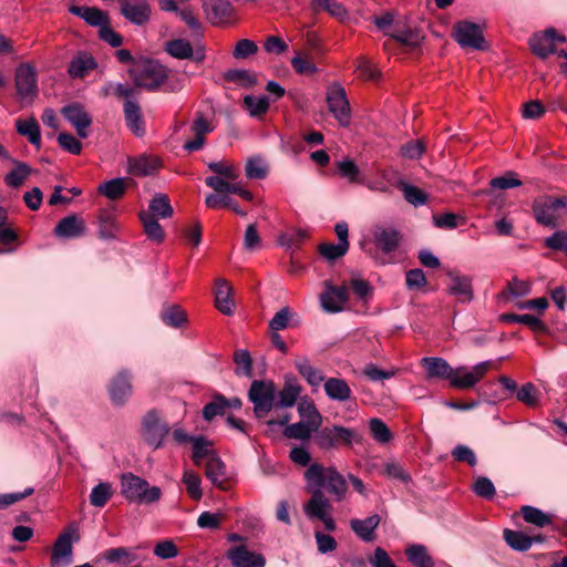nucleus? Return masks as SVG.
Segmentation results:
<instances>
[{
    "label": "nucleus",
    "instance_id": "obj_46",
    "mask_svg": "<svg viewBox=\"0 0 567 567\" xmlns=\"http://www.w3.org/2000/svg\"><path fill=\"white\" fill-rule=\"evenodd\" d=\"M205 204L207 207L213 209L226 207L230 208L234 213H236L239 216H246V212L240 209L239 206L235 203V200L228 195L209 194L205 199Z\"/></svg>",
    "mask_w": 567,
    "mask_h": 567
},
{
    "label": "nucleus",
    "instance_id": "obj_19",
    "mask_svg": "<svg viewBox=\"0 0 567 567\" xmlns=\"http://www.w3.org/2000/svg\"><path fill=\"white\" fill-rule=\"evenodd\" d=\"M86 224L84 219L71 214L62 218L54 228V235L62 239L80 238L86 234Z\"/></svg>",
    "mask_w": 567,
    "mask_h": 567
},
{
    "label": "nucleus",
    "instance_id": "obj_18",
    "mask_svg": "<svg viewBox=\"0 0 567 567\" xmlns=\"http://www.w3.org/2000/svg\"><path fill=\"white\" fill-rule=\"evenodd\" d=\"M308 492L311 493L310 499L305 504L303 512L308 518L320 519L327 514L331 513L332 505L329 498L323 494L320 488H315L307 485Z\"/></svg>",
    "mask_w": 567,
    "mask_h": 567
},
{
    "label": "nucleus",
    "instance_id": "obj_38",
    "mask_svg": "<svg viewBox=\"0 0 567 567\" xmlns=\"http://www.w3.org/2000/svg\"><path fill=\"white\" fill-rule=\"evenodd\" d=\"M319 427L320 425H310V421H299L297 423L287 425L284 434L288 439L306 441L311 437L312 433L317 434Z\"/></svg>",
    "mask_w": 567,
    "mask_h": 567
},
{
    "label": "nucleus",
    "instance_id": "obj_7",
    "mask_svg": "<svg viewBox=\"0 0 567 567\" xmlns=\"http://www.w3.org/2000/svg\"><path fill=\"white\" fill-rule=\"evenodd\" d=\"M168 433V424L161 419L156 411H148L143 416L141 434L143 440L154 450L164 445L165 437Z\"/></svg>",
    "mask_w": 567,
    "mask_h": 567
},
{
    "label": "nucleus",
    "instance_id": "obj_10",
    "mask_svg": "<svg viewBox=\"0 0 567 567\" xmlns=\"http://www.w3.org/2000/svg\"><path fill=\"white\" fill-rule=\"evenodd\" d=\"M355 432L344 426L320 427L315 434V442L321 450L337 449L341 445H351Z\"/></svg>",
    "mask_w": 567,
    "mask_h": 567
},
{
    "label": "nucleus",
    "instance_id": "obj_33",
    "mask_svg": "<svg viewBox=\"0 0 567 567\" xmlns=\"http://www.w3.org/2000/svg\"><path fill=\"white\" fill-rule=\"evenodd\" d=\"M504 539L511 548L517 551H526L532 547L533 543L543 542L540 536L529 537L523 532L512 529L504 530Z\"/></svg>",
    "mask_w": 567,
    "mask_h": 567
},
{
    "label": "nucleus",
    "instance_id": "obj_62",
    "mask_svg": "<svg viewBox=\"0 0 567 567\" xmlns=\"http://www.w3.org/2000/svg\"><path fill=\"white\" fill-rule=\"evenodd\" d=\"M162 320L171 327L178 328L186 322V313L179 307L173 306L165 309L162 315Z\"/></svg>",
    "mask_w": 567,
    "mask_h": 567
},
{
    "label": "nucleus",
    "instance_id": "obj_50",
    "mask_svg": "<svg viewBox=\"0 0 567 567\" xmlns=\"http://www.w3.org/2000/svg\"><path fill=\"white\" fill-rule=\"evenodd\" d=\"M504 320L509 322L522 323L530 328L534 332H544L546 331V326L544 322L533 315H516L509 313L505 315Z\"/></svg>",
    "mask_w": 567,
    "mask_h": 567
},
{
    "label": "nucleus",
    "instance_id": "obj_9",
    "mask_svg": "<svg viewBox=\"0 0 567 567\" xmlns=\"http://www.w3.org/2000/svg\"><path fill=\"white\" fill-rule=\"evenodd\" d=\"M326 101L329 111L341 126H348L351 118L350 103L346 90L338 83L328 86Z\"/></svg>",
    "mask_w": 567,
    "mask_h": 567
},
{
    "label": "nucleus",
    "instance_id": "obj_36",
    "mask_svg": "<svg viewBox=\"0 0 567 567\" xmlns=\"http://www.w3.org/2000/svg\"><path fill=\"white\" fill-rule=\"evenodd\" d=\"M131 179L117 177L110 179L99 186V192L109 199L116 200L121 198L130 185Z\"/></svg>",
    "mask_w": 567,
    "mask_h": 567
},
{
    "label": "nucleus",
    "instance_id": "obj_40",
    "mask_svg": "<svg viewBox=\"0 0 567 567\" xmlns=\"http://www.w3.org/2000/svg\"><path fill=\"white\" fill-rule=\"evenodd\" d=\"M301 388L293 381H288L278 393V400H276V408H291L295 405Z\"/></svg>",
    "mask_w": 567,
    "mask_h": 567
},
{
    "label": "nucleus",
    "instance_id": "obj_29",
    "mask_svg": "<svg viewBox=\"0 0 567 567\" xmlns=\"http://www.w3.org/2000/svg\"><path fill=\"white\" fill-rule=\"evenodd\" d=\"M553 35H556L554 28L546 29L543 34H534L529 40L532 51L539 58L546 59L556 52L553 44Z\"/></svg>",
    "mask_w": 567,
    "mask_h": 567
},
{
    "label": "nucleus",
    "instance_id": "obj_55",
    "mask_svg": "<svg viewBox=\"0 0 567 567\" xmlns=\"http://www.w3.org/2000/svg\"><path fill=\"white\" fill-rule=\"evenodd\" d=\"M245 172L250 179H262L268 174V165L260 157H251L246 163Z\"/></svg>",
    "mask_w": 567,
    "mask_h": 567
},
{
    "label": "nucleus",
    "instance_id": "obj_32",
    "mask_svg": "<svg viewBox=\"0 0 567 567\" xmlns=\"http://www.w3.org/2000/svg\"><path fill=\"white\" fill-rule=\"evenodd\" d=\"M159 167L156 157L142 155L128 159V173L135 176H147L153 174Z\"/></svg>",
    "mask_w": 567,
    "mask_h": 567
},
{
    "label": "nucleus",
    "instance_id": "obj_52",
    "mask_svg": "<svg viewBox=\"0 0 567 567\" xmlns=\"http://www.w3.org/2000/svg\"><path fill=\"white\" fill-rule=\"evenodd\" d=\"M183 483L186 486L189 497L195 501H199L202 498V480L195 472L189 470L185 471L183 475Z\"/></svg>",
    "mask_w": 567,
    "mask_h": 567
},
{
    "label": "nucleus",
    "instance_id": "obj_63",
    "mask_svg": "<svg viewBox=\"0 0 567 567\" xmlns=\"http://www.w3.org/2000/svg\"><path fill=\"white\" fill-rule=\"evenodd\" d=\"M545 246L549 249L561 251L567 256V230H557L551 236L546 237Z\"/></svg>",
    "mask_w": 567,
    "mask_h": 567
},
{
    "label": "nucleus",
    "instance_id": "obj_2",
    "mask_svg": "<svg viewBox=\"0 0 567 567\" xmlns=\"http://www.w3.org/2000/svg\"><path fill=\"white\" fill-rule=\"evenodd\" d=\"M121 493L128 502L136 504H153L162 497L158 486H151L146 480L133 473L122 475Z\"/></svg>",
    "mask_w": 567,
    "mask_h": 567
},
{
    "label": "nucleus",
    "instance_id": "obj_27",
    "mask_svg": "<svg viewBox=\"0 0 567 567\" xmlns=\"http://www.w3.org/2000/svg\"><path fill=\"white\" fill-rule=\"evenodd\" d=\"M206 477L216 487L225 491L228 488V481L226 478V465L217 455H212L205 463Z\"/></svg>",
    "mask_w": 567,
    "mask_h": 567
},
{
    "label": "nucleus",
    "instance_id": "obj_61",
    "mask_svg": "<svg viewBox=\"0 0 567 567\" xmlns=\"http://www.w3.org/2000/svg\"><path fill=\"white\" fill-rule=\"evenodd\" d=\"M349 250V247L344 246V244H332V243H323L319 246L320 255L329 261H333L342 256H344Z\"/></svg>",
    "mask_w": 567,
    "mask_h": 567
},
{
    "label": "nucleus",
    "instance_id": "obj_39",
    "mask_svg": "<svg viewBox=\"0 0 567 567\" xmlns=\"http://www.w3.org/2000/svg\"><path fill=\"white\" fill-rule=\"evenodd\" d=\"M103 96L113 95L123 99L124 102L136 101V89L126 83L110 82L102 89Z\"/></svg>",
    "mask_w": 567,
    "mask_h": 567
},
{
    "label": "nucleus",
    "instance_id": "obj_54",
    "mask_svg": "<svg viewBox=\"0 0 567 567\" xmlns=\"http://www.w3.org/2000/svg\"><path fill=\"white\" fill-rule=\"evenodd\" d=\"M386 34L391 35L399 42L410 47L419 45L423 39L422 34L417 30L410 28L396 29L393 32H386Z\"/></svg>",
    "mask_w": 567,
    "mask_h": 567
},
{
    "label": "nucleus",
    "instance_id": "obj_1",
    "mask_svg": "<svg viewBox=\"0 0 567 567\" xmlns=\"http://www.w3.org/2000/svg\"><path fill=\"white\" fill-rule=\"evenodd\" d=\"M305 480L308 486L326 489L337 502L343 501L347 496V481L334 467L312 463L305 472Z\"/></svg>",
    "mask_w": 567,
    "mask_h": 567
},
{
    "label": "nucleus",
    "instance_id": "obj_11",
    "mask_svg": "<svg viewBox=\"0 0 567 567\" xmlns=\"http://www.w3.org/2000/svg\"><path fill=\"white\" fill-rule=\"evenodd\" d=\"M492 368L491 361H482L468 371L465 367L453 369L450 383L456 389H470L478 383Z\"/></svg>",
    "mask_w": 567,
    "mask_h": 567
},
{
    "label": "nucleus",
    "instance_id": "obj_17",
    "mask_svg": "<svg viewBox=\"0 0 567 567\" xmlns=\"http://www.w3.org/2000/svg\"><path fill=\"white\" fill-rule=\"evenodd\" d=\"M226 557L234 567H265L266 565L264 555L250 551L243 544L230 547L226 551Z\"/></svg>",
    "mask_w": 567,
    "mask_h": 567
},
{
    "label": "nucleus",
    "instance_id": "obj_56",
    "mask_svg": "<svg viewBox=\"0 0 567 567\" xmlns=\"http://www.w3.org/2000/svg\"><path fill=\"white\" fill-rule=\"evenodd\" d=\"M382 475L408 484L411 481L410 474L395 461H388L383 465Z\"/></svg>",
    "mask_w": 567,
    "mask_h": 567
},
{
    "label": "nucleus",
    "instance_id": "obj_53",
    "mask_svg": "<svg viewBox=\"0 0 567 567\" xmlns=\"http://www.w3.org/2000/svg\"><path fill=\"white\" fill-rule=\"evenodd\" d=\"M225 79L229 82L237 83L244 87H252L257 80L252 73L247 70L231 69L225 73Z\"/></svg>",
    "mask_w": 567,
    "mask_h": 567
},
{
    "label": "nucleus",
    "instance_id": "obj_30",
    "mask_svg": "<svg viewBox=\"0 0 567 567\" xmlns=\"http://www.w3.org/2000/svg\"><path fill=\"white\" fill-rule=\"evenodd\" d=\"M231 292L233 288L226 279L218 278L216 280L215 305L216 308L224 315L233 313L234 302L230 299Z\"/></svg>",
    "mask_w": 567,
    "mask_h": 567
},
{
    "label": "nucleus",
    "instance_id": "obj_13",
    "mask_svg": "<svg viewBox=\"0 0 567 567\" xmlns=\"http://www.w3.org/2000/svg\"><path fill=\"white\" fill-rule=\"evenodd\" d=\"M454 39L462 48L484 50L485 40L478 24L460 21L454 25Z\"/></svg>",
    "mask_w": 567,
    "mask_h": 567
},
{
    "label": "nucleus",
    "instance_id": "obj_3",
    "mask_svg": "<svg viewBox=\"0 0 567 567\" xmlns=\"http://www.w3.org/2000/svg\"><path fill=\"white\" fill-rule=\"evenodd\" d=\"M533 212L539 224L555 228L567 217V197L540 196L534 200Z\"/></svg>",
    "mask_w": 567,
    "mask_h": 567
},
{
    "label": "nucleus",
    "instance_id": "obj_22",
    "mask_svg": "<svg viewBox=\"0 0 567 567\" xmlns=\"http://www.w3.org/2000/svg\"><path fill=\"white\" fill-rule=\"evenodd\" d=\"M123 113L127 128L137 137L144 136L146 133V126L138 102H124Z\"/></svg>",
    "mask_w": 567,
    "mask_h": 567
},
{
    "label": "nucleus",
    "instance_id": "obj_5",
    "mask_svg": "<svg viewBox=\"0 0 567 567\" xmlns=\"http://www.w3.org/2000/svg\"><path fill=\"white\" fill-rule=\"evenodd\" d=\"M371 235L373 243L381 251V254L379 251L373 252L372 250H367V252L377 262L384 265L388 262L384 255L391 254L398 249L401 241V234L393 226L379 224L373 226V228L371 229Z\"/></svg>",
    "mask_w": 567,
    "mask_h": 567
},
{
    "label": "nucleus",
    "instance_id": "obj_15",
    "mask_svg": "<svg viewBox=\"0 0 567 567\" xmlns=\"http://www.w3.org/2000/svg\"><path fill=\"white\" fill-rule=\"evenodd\" d=\"M16 87L19 97L23 101H33L38 93L37 75L29 64H21L16 70Z\"/></svg>",
    "mask_w": 567,
    "mask_h": 567
},
{
    "label": "nucleus",
    "instance_id": "obj_23",
    "mask_svg": "<svg viewBox=\"0 0 567 567\" xmlns=\"http://www.w3.org/2000/svg\"><path fill=\"white\" fill-rule=\"evenodd\" d=\"M121 12L130 22L142 25L148 21L151 8L146 0H123Z\"/></svg>",
    "mask_w": 567,
    "mask_h": 567
},
{
    "label": "nucleus",
    "instance_id": "obj_45",
    "mask_svg": "<svg viewBox=\"0 0 567 567\" xmlns=\"http://www.w3.org/2000/svg\"><path fill=\"white\" fill-rule=\"evenodd\" d=\"M140 219L143 223L144 230L151 240L161 243L164 239V230L158 221L148 212H141Z\"/></svg>",
    "mask_w": 567,
    "mask_h": 567
},
{
    "label": "nucleus",
    "instance_id": "obj_57",
    "mask_svg": "<svg viewBox=\"0 0 567 567\" xmlns=\"http://www.w3.org/2000/svg\"><path fill=\"white\" fill-rule=\"evenodd\" d=\"M298 413L301 421H310V425H321L322 417L311 401H300L298 403Z\"/></svg>",
    "mask_w": 567,
    "mask_h": 567
},
{
    "label": "nucleus",
    "instance_id": "obj_21",
    "mask_svg": "<svg viewBox=\"0 0 567 567\" xmlns=\"http://www.w3.org/2000/svg\"><path fill=\"white\" fill-rule=\"evenodd\" d=\"M166 51L176 59H193L195 62H202L205 59L204 48L196 47L193 49L190 43L184 39H174L166 43Z\"/></svg>",
    "mask_w": 567,
    "mask_h": 567
},
{
    "label": "nucleus",
    "instance_id": "obj_8",
    "mask_svg": "<svg viewBox=\"0 0 567 567\" xmlns=\"http://www.w3.org/2000/svg\"><path fill=\"white\" fill-rule=\"evenodd\" d=\"M80 536L78 528L69 526L56 538L51 553V567H68L73 560V543L78 542Z\"/></svg>",
    "mask_w": 567,
    "mask_h": 567
},
{
    "label": "nucleus",
    "instance_id": "obj_60",
    "mask_svg": "<svg viewBox=\"0 0 567 567\" xmlns=\"http://www.w3.org/2000/svg\"><path fill=\"white\" fill-rule=\"evenodd\" d=\"M369 427L372 434V437L379 443H388L392 439V433L388 425L381 421L380 419H371L369 423Z\"/></svg>",
    "mask_w": 567,
    "mask_h": 567
},
{
    "label": "nucleus",
    "instance_id": "obj_59",
    "mask_svg": "<svg viewBox=\"0 0 567 567\" xmlns=\"http://www.w3.org/2000/svg\"><path fill=\"white\" fill-rule=\"evenodd\" d=\"M489 185L495 189H509L522 185V181L513 171L506 172L503 176L492 178Z\"/></svg>",
    "mask_w": 567,
    "mask_h": 567
},
{
    "label": "nucleus",
    "instance_id": "obj_37",
    "mask_svg": "<svg viewBox=\"0 0 567 567\" xmlns=\"http://www.w3.org/2000/svg\"><path fill=\"white\" fill-rule=\"evenodd\" d=\"M295 367L311 386H319L324 380L322 373L311 365L306 357L298 358L295 361Z\"/></svg>",
    "mask_w": 567,
    "mask_h": 567
},
{
    "label": "nucleus",
    "instance_id": "obj_44",
    "mask_svg": "<svg viewBox=\"0 0 567 567\" xmlns=\"http://www.w3.org/2000/svg\"><path fill=\"white\" fill-rule=\"evenodd\" d=\"M96 66L94 59L87 54H80L75 56L70 65L69 73L73 78H83L89 71Z\"/></svg>",
    "mask_w": 567,
    "mask_h": 567
},
{
    "label": "nucleus",
    "instance_id": "obj_49",
    "mask_svg": "<svg viewBox=\"0 0 567 567\" xmlns=\"http://www.w3.org/2000/svg\"><path fill=\"white\" fill-rule=\"evenodd\" d=\"M398 187L402 190L404 199L414 206H422L427 200V195L416 186L400 181Z\"/></svg>",
    "mask_w": 567,
    "mask_h": 567
},
{
    "label": "nucleus",
    "instance_id": "obj_48",
    "mask_svg": "<svg viewBox=\"0 0 567 567\" xmlns=\"http://www.w3.org/2000/svg\"><path fill=\"white\" fill-rule=\"evenodd\" d=\"M520 513L526 523L538 527H544L551 523L549 515L534 506L525 505L520 508Z\"/></svg>",
    "mask_w": 567,
    "mask_h": 567
},
{
    "label": "nucleus",
    "instance_id": "obj_16",
    "mask_svg": "<svg viewBox=\"0 0 567 567\" xmlns=\"http://www.w3.org/2000/svg\"><path fill=\"white\" fill-rule=\"evenodd\" d=\"M62 114L66 121L74 127L80 138L89 136V127L92 124V117L83 105L71 103L62 109Z\"/></svg>",
    "mask_w": 567,
    "mask_h": 567
},
{
    "label": "nucleus",
    "instance_id": "obj_14",
    "mask_svg": "<svg viewBox=\"0 0 567 567\" xmlns=\"http://www.w3.org/2000/svg\"><path fill=\"white\" fill-rule=\"evenodd\" d=\"M132 372L118 371L109 383V394L115 405H124L133 393Z\"/></svg>",
    "mask_w": 567,
    "mask_h": 567
},
{
    "label": "nucleus",
    "instance_id": "obj_58",
    "mask_svg": "<svg viewBox=\"0 0 567 567\" xmlns=\"http://www.w3.org/2000/svg\"><path fill=\"white\" fill-rule=\"evenodd\" d=\"M226 398L221 394L214 395L212 402L207 403L203 409V417L206 421H212L217 415H223L226 411Z\"/></svg>",
    "mask_w": 567,
    "mask_h": 567
},
{
    "label": "nucleus",
    "instance_id": "obj_24",
    "mask_svg": "<svg viewBox=\"0 0 567 567\" xmlns=\"http://www.w3.org/2000/svg\"><path fill=\"white\" fill-rule=\"evenodd\" d=\"M214 130L210 122H208L203 114H197L193 124L192 132L194 133V138L187 141L184 145V148L188 152H195L203 148L205 145V136Z\"/></svg>",
    "mask_w": 567,
    "mask_h": 567
},
{
    "label": "nucleus",
    "instance_id": "obj_28",
    "mask_svg": "<svg viewBox=\"0 0 567 567\" xmlns=\"http://www.w3.org/2000/svg\"><path fill=\"white\" fill-rule=\"evenodd\" d=\"M421 362L426 372V379L451 380L453 368L446 360L437 357H426Z\"/></svg>",
    "mask_w": 567,
    "mask_h": 567
},
{
    "label": "nucleus",
    "instance_id": "obj_64",
    "mask_svg": "<svg viewBox=\"0 0 567 567\" xmlns=\"http://www.w3.org/2000/svg\"><path fill=\"white\" fill-rule=\"evenodd\" d=\"M473 489L476 493V495L484 497L486 499H492L496 494V489L493 482L485 476H480L475 480Z\"/></svg>",
    "mask_w": 567,
    "mask_h": 567
},
{
    "label": "nucleus",
    "instance_id": "obj_35",
    "mask_svg": "<svg viewBox=\"0 0 567 567\" xmlns=\"http://www.w3.org/2000/svg\"><path fill=\"white\" fill-rule=\"evenodd\" d=\"M324 392L334 401H348L351 398V389L343 379L330 378L324 382Z\"/></svg>",
    "mask_w": 567,
    "mask_h": 567
},
{
    "label": "nucleus",
    "instance_id": "obj_47",
    "mask_svg": "<svg viewBox=\"0 0 567 567\" xmlns=\"http://www.w3.org/2000/svg\"><path fill=\"white\" fill-rule=\"evenodd\" d=\"M244 105L250 116L258 117L267 113L270 103L267 96L246 95L244 97Z\"/></svg>",
    "mask_w": 567,
    "mask_h": 567
},
{
    "label": "nucleus",
    "instance_id": "obj_6",
    "mask_svg": "<svg viewBox=\"0 0 567 567\" xmlns=\"http://www.w3.org/2000/svg\"><path fill=\"white\" fill-rule=\"evenodd\" d=\"M248 396L254 404V413L257 419H264L276 408V386L272 381H252Z\"/></svg>",
    "mask_w": 567,
    "mask_h": 567
},
{
    "label": "nucleus",
    "instance_id": "obj_41",
    "mask_svg": "<svg viewBox=\"0 0 567 567\" xmlns=\"http://www.w3.org/2000/svg\"><path fill=\"white\" fill-rule=\"evenodd\" d=\"M210 446L212 442L202 435L196 436L194 439V441L192 442V458L197 466H200L205 458L209 460L212 455H216V453L213 450H210Z\"/></svg>",
    "mask_w": 567,
    "mask_h": 567
},
{
    "label": "nucleus",
    "instance_id": "obj_34",
    "mask_svg": "<svg viewBox=\"0 0 567 567\" xmlns=\"http://www.w3.org/2000/svg\"><path fill=\"white\" fill-rule=\"evenodd\" d=\"M404 554L408 560L415 567H434V559L424 545H410L405 548Z\"/></svg>",
    "mask_w": 567,
    "mask_h": 567
},
{
    "label": "nucleus",
    "instance_id": "obj_12",
    "mask_svg": "<svg viewBox=\"0 0 567 567\" xmlns=\"http://www.w3.org/2000/svg\"><path fill=\"white\" fill-rule=\"evenodd\" d=\"M324 289L320 295V306L324 312L337 313L344 309L349 300V289L347 286H333L330 281H324Z\"/></svg>",
    "mask_w": 567,
    "mask_h": 567
},
{
    "label": "nucleus",
    "instance_id": "obj_25",
    "mask_svg": "<svg viewBox=\"0 0 567 567\" xmlns=\"http://www.w3.org/2000/svg\"><path fill=\"white\" fill-rule=\"evenodd\" d=\"M203 9L209 22L220 24L231 14L233 7L228 0H202Z\"/></svg>",
    "mask_w": 567,
    "mask_h": 567
},
{
    "label": "nucleus",
    "instance_id": "obj_26",
    "mask_svg": "<svg viewBox=\"0 0 567 567\" xmlns=\"http://www.w3.org/2000/svg\"><path fill=\"white\" fill-rule=\"evenodd\" d=\"M380 522L381 517L378 514H373L364 519H351L350 527L361 540L370 543L375 538V529Z\"/></svg>",
    "mask_w": 567,
    "mask_h": 567
},
{
    "label": "nucleus",
    "instance_id": "obj_42",
    "mask_svg": "<svg viewBox=\"0 0 567 567\" xmlns=\"http://www.w3.org/2000/svg\"><path fill=\"white\" fill-rule=\"evenodd\" d=\"M13 163L16 167L4 176V183L9 187L19 188L30 175L31 168L23 162L14 161Z\"/></svg>",
    "mask_w": 567,
    "mask_h": 567
},
{
    "label": "nucleus",
    "instance_id": "obj_20",
    "mask_svg": "<svg viewBox=\"0 0 567 567\" xmlns=\"http://www.w3.org/2000/svg\"><path fill=\"white\" fill-rule=\"evenodd\" d=\"M447 293L457 298L462 303H468L474 298L472 279L468 276H461L449 272Z\"/></svg>",
    "mask_w": 567,
    "mask_h": 567
},
{
    "label": "nucleus",
    "instance_id": "obj_4",
    "mask_svg": "<svg viewBox=\"0 0 567 567\" xmlns=\"http://www.w3.org/2000/svg\"><path fill=\"white\" fill-rule=\"evenodd\" d=\"M128 75L136 87L148 91L156 90L167 78L165 68L153 60L134 63L128 69Z\"/></svg>",
    "mask_w": 567,
    "mask_h": 567
},
{
    "label": "nucleus",
    "instance_id": "obj_51",
    "mask_svg": "<svg viewBox=\"0 0 567 567\" xmlns=\"http://www.w3.org/2000/svg\"><path fill=\"white\" fill-rule=\"evenodd\" d=\"M111 496V484L107 482H101L92 488L90 493V503L95 507H103L106 505Z\"/></svg>",
    "mask_w": 567,
    "mask_h": 567
},
{
    "label": "nucleus",
    "instance_id": "obj_43",
    "mask_svg": "<svg viewBox=\"0 0 567 567\" xmlns=\"http://www.w3.org/2000/svg\"><path fill=\"white\" fill-rule=\"evenodd\" d=\"M150 214L161 218H168L173 215V208L166 194L157 193L153 196L148 205Z\"/></svg>",
    "mask_w": 567,
    "mask_h": 567
},
{
    "label": "nucleus",
    "instance_id": "obj_31",
    "mask_svg": "<svg viewBox=\"0 0 567 567\" xmlns=\"http://www.w3.org/2000/svg\"><path fill=\"white\" fill-rule=\"evenodd\" d=\"M16 130L20 135L25 136L33 146L41 147V128L34 117L18 118Z\"/></svg>",
    "mask_w": 567,
    "mask_h": 567
}]
</instances>
